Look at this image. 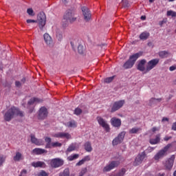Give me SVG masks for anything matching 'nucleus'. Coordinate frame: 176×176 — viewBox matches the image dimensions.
Returning a JSON list of instances; mask_svg holds the SVG:
<instances>
[{"mask_svg": "<svg viewBox=\"0 0 176 176\" xmlns=\"http://www.w3.org/2000/svg\"><path fill=\"white\" fill-rule=\"evenodd\" d=\"M15 116H20L23 118L24 116V113L20 111L15 107H12L10 108L4 114V120L6 122H10Z\"/></svg>", "mask_w": 176, "mask_h": 176, "instance_id": "f257e3e1", "label": "nucleus"}, {"mask_svg": "<svg viewBox=\"0 0 176 176\" xmlns=\"http://www.w3.org/2000/svg\"><path fill=\"white\" fill-rule=\"evenodd\" d=\"M76 19L77 18L75 16V12L72 10H68L63 16L62 25L63 27H67L69 23L72 24V23H75Z\"/></svg>", "mask_w": 176, "mask_h": 176, "instance_id": "f03ea898", "label": "nucleus"}, {"mask_svg": "<svg viewBox=\"0 0 176 176\" xmlns=\"http://www.w3.org/2000/svg\"><path fill=\"white\" fill-rule=\"evenodd\" d=\"M173 146L172 144H168L164 148L160 150L154 156V160H160V159H163L164 156L167 155V151Z\"/></svg>", "mask_w": 176, "mask_h": 176, "instance_id": "7ed1b4c3", "label": "nucleus"}, {"mask_svg": "<svg viewBox=\"0 0 176 176\" xmlns=\"http://www.w3.org/2000/svg\"><path fill=\"white\" fill-rule=\"evenodd\" d=\"M160 62V59H159V58H154V59L149 60L147 63V65L146 66L145 74H147V72L152 71V69H153V68H155L156 67V65H157V64H159Z\"/></svg>", "mask_w": 176, "mask_h": 176, "instance_id": "20e7f679", "label": "nucleus"}, {"mask_svg": "<svg viewBox=\"0 0 176 176\" xmlns=\"http://www.w3.org/2000/svg\"><path fill=\"white\" fill-rule=\"evenodd\" d=\"M37 20L38 21V27L40 30H43V27L46 25V14H45V12H41L38 13Z\"/></svg>", "mask_w": 176, "mask_h": 176, "instance_id": "39448f33", "label": "nucleus"}, {"mask_svg": "<svg viewBox=\"0 0 176 176\" xmlns=\"http://www.w3.org/2000/svg\"><path fill=\"white\" fill-rule=\"evenodd\" d=\"M120 164V161H111L104 167L102 171L103 173H108L111 171V170H113V168H116Z\"/></svg>", "mask_w": 176, "mask_h": 176, "instance_id": "423d86ee", "label": "nucleus"}, {"mask_svg": "<svg viewBox=\"0 0 176 176\" xmlns=\"http://www.w3.org/2000/svg\"><path fill=\"white\" fill-rule=\"evenodd\" d=\"M124 135H126L125 131L120 133L118 137L115 138L112 141L113 146H115L116 145H119V144H122L123 140H124Z\"/></svg>", "mask_w": 176, "mask_h": 176, "instance_id": "0eeeda50", "label": "nucleus"}, {"mask_svg": "<svg viewBox=\"0 0 176 176\" xmlns=\"http://www.w3.org/2000/svg\"><path fill=\"white\" fill-rule=\"evenodd\" d=\"M144 159H146V153H145V151H143L135 157L133 162V166H140V164H141V163L144 162Z\"/></svg>", "mask_w": 176, "mask_h": 176, "instance_id": "6e6552de", "label": "nucleus"}, {"mask_svg": "<svg viewBox=\"0 0 176 176\" xmlns=\"http://www.w3.org/2000/svg\"><path fill=\"white\" fill-rule=\"evenodd\" d=\"M64 164V160L60 158H54L51 160L50 166L53 168H58V167H61Z\"/></svg>", "mask_w": 176, "mask_h": 176, "instance_id": "1a4fd4ad", "label": "nucleus"}, {"mask_svg": "<svg viewBox=\"0 0 176 176\" xmlns=\"http://www.w3.org/2000/svg\"><path fill=\"white\" fill-rule=\"evenodd\" d=\"M81 10L82 12L85 21H90L91 19V12H90V10H89L87 7H82Z\"/></svg>", "mask_w": 176, "mask_h": 176, "instance_id": "9d476101", "label": "nucleus"}, {"mask_svg": "<svg viewBox=\"0 0 176 176\" xmlns=\"http://www.w3.org/2000/svg\"><path fill=\"white\" fill-rule=\"evenodd\" d=\"M96 119H97L98 122L99 123L100 126L103 127V129H104L105 131L109 133L110 128H109V124H108L107 121L105 120H104V118H102V117H97Z\"/></svg>", "mask_w": 176, "mask_h": 176, "instance_id": "9b49d317", "label": "nucleus"}, {"mask_svg": "<svg viewBox=\"0 0 176 176\" xmlns=\"http://www.w3.org/2000/svg\"><path fill=\"white\" fill-rule=\"evenodd\" d=\"M48 113L49 112L47 111V109L45 107H42L38 111V118L41 120H43V119H46V118H47Z\"/></svg>", "mask_w": 176, "mask_h": 176, "instance_id": "f8f14e48", "label": "nucleus"}, {"mask_svg": "<svg viewBox=\"0 0 176 176\" xmlns=\"http://www.w3.org/2000/svg\"><path fill=\"white\" fill-rule=\"evenodd\" d=\"M124 105V100L116 101L113 104V106L111 109V112H116L118 109H120Z\"/></svg>", "mask_w": 176, "mask_h": 176, "instance_id": "ddd939ff", "label": "nucleus"}, {"mask_svg": "<svg viewBox=\"0 0 176 176\" xmlns=\"http://www.w3.org/2000/svg\"><path fill=\"white\" fill-rule=\"evenodd\" d=\"M174 160H175V155H171V157L166 161L164 163V167L166 170H171L174 166Z\"/></svg>", "mask_w": 176, "mask_h": 176, "instance_id": "4468645a", "label": "nucleus"}, {"mask_svg": "<svg viewBox=\"0 0 176 176\" xmlns=\"http://www.w3.org/2000/svg\"><path fill=\"white\" fill-rule=\"evenodd\" d=\"M52 137H54L55 138H67V140H71V138H72L71 134L65 132L54 133L52 135Z\"/></svg>", "mask_w": 176, "mask_h": 176, "instance_id": "2eb2a0df", "label": "nucleus"}, {"mask_svg": "<svg viewBox=\"0 0 176 176\" xmlns=\"http://www.w3.org/2000/svg\"><path fill=\"white\" fill-rule=\"evenodd\" d=\"M145 64H146V60L145 59H142L139 61L138 66H137V69L139 71H141V72H146V68H145Z\"/></svg>", "mask_w": 176, "mask_h": 176, "instance_id": "dca6fc26", "label": "nucleus"}, {"mask_svg": "<svg viewBox=\"0 0 176 176\" xmlns=\"http://www.w3.org/2000/svg\"><path fill=\"white\" fill-rule=\"evenodd\" d=\"M31 142L32 144H34L38 146H41V145H43V140L42 139H38L35 137V135L31 134L30 135Z\"/></svg>", "mask_w": 176, "mask_h": 176, "instance_id": "f3484780", "label": "nucleus"}, {"mask_svg": "<svg viewBox=\"0 0 176 176\" xmlns=\"http://www.w3.org/2000/svg\"><path fill=\"white\" fill-rule=\"evenodd\" d=\"M111 123L113 127H120L122 126V120L119 118H112L111 119Z\"/></svg>", "mask_w": 176, "mask_h": 176, "instance_id": "a211bd4d", "label": "nucleus"}, {"mask_svg": "<svg viewBox=\"0 0 176 176\" xmlns=\"http://www.w3.org/2000/svg\"><path fill=\"white\" fill-rule=\"evenodd\" d=\"M141 56H142V52H138L133 55L130 56L129 60H130V61L133 63V64H135V61H137V60H138V58H140V57H141Z\"/></svg>", "mask_w": 176, "mask_h": 176, "instance_id": "6ab92c4d", "label": "nucleus"}, {"mask_svg": "<svg viewBox=\"0 0 176 176\" xmlns=\"http://www.w3.org/2000/svg\"><path fill=\"white\" fill-rule=\"evenodd\" d=\"M33 155H43V153H47V151L43 148H36L32 150Z\"/></svg>", "mask_w": 176, "mask_h": 176, "instance_id": "aec40b11", "label": "nucleus"}, {"mask_svg": "<svg viewBox=\"0 0 176 176\" xmlns=\"http://www.w3.org/2000/svg\"><path fill=\"white\" fill-rule=\"evenodd\" d=\"M65 126L67 127H69V128H73V129H75L76 127H78V123L76 122V121L74 120H72L69 122H67L66 124H65Z\"/></svg>", "mask_w": 176, "mask_h": 176, "instance_id": "412c9836", "label": "nucleus"}, {"mask_svg": "<svg viewBox=\"0 0 176 176\" xmlns=\"http://www.w3.org/2000/svg\"><path fill=\"white\" fill-rule=\"evenodd\" d=\"M163 101V98H151L149 100V102H148V105H150V107H152V105H155V104H157V102H160Z\"/></svg>", "mask_w": 176, "mask_h": 176, "instance_id": "4be33fe9", "label": "nucleus"}, {"mask_svg": "<svg viewBox=\"0 0 176 176\" xmlns=\"http://www.w3.org/2000/svg\"><path fill=\"white\" fill-rule=\"evenodd\" d=\"M149 142L151 145H156V144H159V142H160V134L156 135L155 139H150Z\"/></svg>", "mask_w": 176, "mask_h": 176, "instance_id": "5701e85b", "label": "nucleus"}, {"mask_svg": "<svg viewBox=\"0 0 176 176\" xmlns=\"http://www.w3.org/2000/svg\"><path fill=\"white\" fill-rule=\"evenodd\" d=\"M23 154L20 152H16L13 157L14 162H20V160H23Z\"/></svg>", "mask_w": 176, "mask_h": 176, "instance_id": "b1692460", "label": "nucleus"}, {"mask_svg": "<svg viewBox=\"0 0 176 176\" xmlns=\"http://www.w3.org/2000/svg\"><path fill=\"white\" fill-rule=\"evenodd\" d=\"M43 38L47 45H52V37L50 36V35H49V34L47 33L44 34Z\"/></svg>", "mask_w": 176, "mask_h": 176, "instance_id": "393cba45", "label": "nucleus"}, {"mask_svg": "<svg viewBox=\"0 0 176 176\" xmlns=\"http://www.w3.org/2000/svg\"><path fill=\"white\" fill-rule=\"evenodd\" d=\"M45 141L46 142V145H45L46 149H52V138L49 137H45Z\"/></svg>", "mask_w": 176, "mask_h": 176, "instance_id": "a878e982", "label": "nucleus"}, {"mask_svg": "<svg viewBox=\"0 0 176 176\" xmlns=\"http://www.w3.org/2000/svg\"><path fill=\"white\" fill-rule=\"evenodd\" d=\"M134 65L133 62L132 63L129 59L124 64L123 67L125 69L133 68Z\"/></svg>", "mask_w": 176, "mask_h": 176, "instance_id": "bb28decb", "label": "nucleus"}, {"mask_svg": "<svg viewBox=\"0 0 176 176\" xmlns=\"http://www.w3.org/2000/svg\"><path fill=\"white\" fill-rule=\"evenodd\" d=\"M90 160V156L87 155L84 158H82L81 160H80L76 166H82V164H85V162H89Z\"/></svg>", "mask_w": 176, "mask_h": 176, "instance_id": "cd10ccee", "label": "nucleus"}, {"mask_svg": "<svg viewBox=\"0 0 176 176\" xmlns=\"http://www.w3.org/2000/svg\"><path fill=\"white\" fill-rule=\"evenodd\" d=\"M32 166L33 167H36V168L45 167V162H41V161H38V162H34L32 163Z\"/></svg>", "mask_w": 176, "mask_h": 176, "instance_id": "c85d7f7f", "label": "nucleus"}, {"mask_svg": "<svg viewBox=\"0 0 176 176\" xmlns=\"http://www.w3.org/2000/svg\"><path fill=\"white\" fill-rule=\"evenodd\" d=\"M34 102H42V100H41L39 98H31L28 102V105L31 106V105H34Z\"/></svg>", "mask_w": 176, "mask_h": 176, "instance_id": "c756f323", "label": "nucleus"}, {"mask_svg": "<svg viewBox=\"0 0 176 176\" xmlns=\"http://www.w3.org/2000/svg\"><path fill=\"white\" fill-rule=\"evenodd\" d=\"M84 147L87 152H91L93 151V148L91 147V143H90L89 142H87L84 144Z\"/></svg>", "mask_w": 176, "mask_h": 176, "instance_id": "7c9ffc66", "label": "nucleus"}, {"mask_svg": "<svg viewBox=\"0 0 176 176\" xmlns=\"http://www.w3.org/2000/svg\"><path fill=\"white\" fill-rule=\"evenodd\" d=\"M158 55L161 58H167L168 57V52L167 51H161L158 53Z\"/></svg>", "mask_w": 176, "mask_h": 176, "instance_id": "2f4dec72", "label": "nucleus"}, {"mask_svg": "<svg viewBox=\"0 0 176 176\" xmlns=\"http://www.w3.org/2000/svg\"><path fill=\"white\" fill-rule=\"evenodd\" d=\"M140 38L142 41H146V39H148V38H149V33L148 32H142L140 35Z\"/></svg>", "mask_w": 176, "mask_h": 176, "instance_id": "473e14b6", "label": "nucleus"}, {"mask_svg": "<svg viewBox=\"0 0 176 176\" xmlns=\"http://www.w3.org/2000/svg\"><path fill=\"white\" fill-rule=\"evenodd\" d=\"M62 146H63V144H61L60 142H52V144H51V148H61Z\"/></svg>", "mask_w": 176, "mask_h": 176, "instance_id": "72a5a7b5", "label": "nucleus"}, {"mask_svg": "<svg viewBox=\"0 0 176 176\" xmlns=\"http://www.w3.org/2000/svg\"><path fill=\"white\" fill-rule=\"evenodd\" d=\"M76 149V144H72L67 149V152H72Z\"/></svg>", "mask_w": 176, "mask_h": 176, "instance_id": "f704fd0d", "label": "nucleus"}, {"mask_svg": "<svg viewBox=\"0 0 176 176\" xmlns=\"http://www.w3.org/2000/svg\"><path fill=\"white\" fill-rule=\"evenodd\" d=\"M140 130H141L140 128H132L131 129L129 130V134H138Z\"/></svg>", "mask_w": 176, "mask_h": 176, "instance_id": "c9c22d12", "label": "nucleus"}, {"mask_svg": "<svg viewBox=\"0 0 176 176\" xmlns=\"http://www.w3.org/2000/svg\"><path fill=\"white\" fill-rule=\"evenodd\" d=\"M79 157V154H74L68 157V160L70 162H72V160H76Z\"/></svg>", "mask_w": 176, "mask_h": 176, "instance_id": "e433bc0d", "label": "nucleus"}, {"mask_svg": "<svg viewBox=\"0 0 176 176\" xmlns=\"http://www.w3.org/2000/svg\"><path fill=\"white\" fill-rule=\"evenodd\" d=\"M124 174H126V168H122L119 173L117 174L114 175L116 176H124Z\"/></svg>", "mask_w": 176, "mask_h": 176, "instance_id": "4c0bfd02", "label": "nucleus"}, {"mask_svg": "<svg viewBox=\"0 0 176 176\" xmlns=\"http://www.w3.org/2000/svg\"><path fill=\"white\" fill-rule=\"evenodd\" d=\"M85 47H83V45H79L78 47V52L80 54H83V53H85Z\"/></svg>", "mask_w": 176, "mask_h": 176, "instance_id": "58836bf2", "label": "nucleus"}, {"mask_svg": "<svg viewBox=\"0 0 176 176\" xmlns=\"http://www.w3.org/2000/svg\"><path fill=\"white\" fill-rule=\"evenodd\" d=\"M82 109L79 107H77L75 109L74 113V115L79 116V115H80L82 113Z\"/></svg>", "mask_w": 176, "mask_h": 176, "instance_id": "ea45409f", "label": "nucleus"}, {"mask_svg": "<svg viewBox=\"0 0 176 176\" xmlns=\"http://www.w3.org/2000/svg\"><path fill=\"white\" fill-rule=\"evenodd\" d=\"M59 176H69V170L65 169L63 173H59Z\"/></svg>", "mask_w": 176, "mask_h": 176, "instance_id": "a19ab883", "label": "nucleus"}, {"mask_svg": "<svg viewBox=\"0 0 176 176\" xmlns=\"http://www.w3.org/2000/svg\"><path fill=\"white\" fill-rule=\"evenodd\" d=\"M113 79H115V76L106 78L104 80V83H111V82H112V80H113Z\"/></svg>", "mask_w": 176, "mask_h": 176, "instance_id": "79ce46f5", "label": "nucleus"}, {"mask_svg": "<svg viewBox=\"0 0 176 176\" xmlns=\"http://www.w3.org/2000/svg\"><path fill=\"white\" fill-rule=\"evenodd\" d=\"M167 16H171V17H176V12L173 10H168L166 13Z\"/></svg>", "mask_w": 176, "mask_h": 176, "instance_id": "37998d69", "label": "nucleus"}, {"mask_svg": "<svg viewBox=\"0 0 176 176\" xmlns=\"http://www.w3.org/2000/svg\"><path fill=\"white\" fill-rule=\"evenodd\" d=\"M5 160H6V157L4 155H0V167L5 163Z\"/></svg>", "mask_w": 176, "mask_h": 176, "instance_id": "c03bdc74", "label": "nucleus"}, {"mask_svg": "<svg viewBox=\"0 0 176 176\" xmlns=\"http://www.w3.org/2000/svg\"><path fill=\"white\" fill-rule=\"evenodd\" d=\"M27 13L29 14V16H35V14L34 13V10H32V8H28L27 10Z\"/></svg>", "mask_w": 176, "mask_h": 176, "instance_id": "a18cd8bd", "label": "nucleus"}, {"mask_svg": "<svg viewBox=\"0 0 176 176\" xmlns=\"http://www.w3.org/2000/svg\"><path fill=\"white\" fill-rule=\"evenodd\" d=\"M122 5H123L124 8H129V6H130V3H129V1H127V0H123Z\"/></svg>", "mask_w": 176, "mask_h": 176, "instance_id": "49530a36", "label": "nucleus"}, {"mask_svg": "<svg viewBox=\"0 0 176 176\" xmlns=\"http://www.w3.org/2000/svg\"><path fill=\"white\" fill-rule=\"evenodd\" d=\"M153 151H155V148H154V147L149 146V147H148V148L146 150V152H147V153H151V152H153Z\"/></svg>", "mask_w": 176, "mask_h": 176, "instance_id": "de8ad7c7", "label": "nucleus"}, {"mask_svg": "<svg viewBox=\"0 0 176 176\" xmlns=\"http://www.w3.org/2000/svg\"><path fill=\"white\" fill-rule=\"evenodd\" d=\"M19 176H27V170L25 169L22 170Z\"/></svg>", "mask_w": 176, "mask_h": 176, "instance_id": "09e8293b", "label": "nucleus"}, {"mask_svg": "<svg viewBox=\"0 0 176 176\" xmlns=\"http://www.w3.org/2000/svg\"><path fill=\"white\" fill-rule=\"evenodd\" d=\"M40 176H49V174H47L45 170H42L40 173Z\"/></svg>", "mask_w": 176, "mask_h": 176, "instance_id": "8fccbe9b", "label": "nucleus"}, {"mask_svg": "<svg viewBox=\"0 0 176 176\" xmlns=\"http://www.w3.org/2000/svg\"><path fill=\"white\" fill-rule=\"evenodd\" d=\"M26 22L28 23V24H30L31 23H36L37 21L36 20H34V19H28L26 21Z\"/></svg>", "mask_w": 176, "mask_h": 176, "instance_id": "3c124183", "label": "nucleus"}, {"mask_svg": "<svg viewBox=\"0 0 176 176\" xmlns=\"http://www.w3.org/2000/svg\"><path fill=\"white\" fill-rule=\"evenodd\" d=\"M171 130H173V131H176V122L173 124Z\"/></svg>", "mask_w": 176, "mask_h": 176, "instance_id": "603ef678", "label": "nucleus"}, {"mask_svg": "<svg viewBox=\"0 0 176 176\" xmlns=\"http://www.w3.org/2000/svg\"><path fill=\"white\" fill-rule=\"evenodd\" d=\"M171 138H173L171 136H165L164 138V141H169V140H171Z\"/></svg>", "mask_w": 176, "mask_h": 176, "instance_id": "864d4df0", "label": "nucleus"}, {"mask_svg": "<svg viewBox=\"0 0 176 176\" xmlns=\"http://www.w3.org/2000/svg\"><path fill=\"white\" fill-rule=\"evenodd\" d=\"M15 85L16 87H20L21 86V82H20V81H16Z\"/></svg>", "mask_w": 176, "mask_h": 176, "instance_id": "5fc2aeb1", "label": "nucleus"}, {"mask_svg": "<svg viewBox=\"0 0 176 176\" xmlns=\"http://www.w3.org/2000/svg\"><path fill=\"white\" fill-rule=\"evenodd\" d=\"M166 175V173H157L156 174L155 176H165Z\"/></svg>", "mask_w": 176, "mask_h": 176, "instance_id": "6e6d98bb", "label": "nucleus"}, {"mask_svg": "<svg viewBox=\"0 0 176 176\" xmlns=\"http://www.w3.org/2000/svg\"><path fill=\"white\" fill-rule=\"evenodd\" d=\"M169 69H170V71H175L176 67H175V66H171V67H170Z\"/></svg>", "mask_w": 176, "mask_h": 176, "instance_id": "4d7b16f0", "label": "nucleus"}, {"mask_svg": "<svg viewBox=\"0 0 176 176\" xmlns=\"http://www.w3.org/2000/svg\"><path fill=\"white\" fill-rule=\"evenodd\" d=\"M162 122H168V118L164 117V118H162Z\"/></svg>", "mask_w": 176, "mask_h": 176, "instance_id": "13d9d810", "label": "nucleus"}, {"mask_svg": "<svg viewBox=\"0 0 176 176\" xmlns=\"http://www.w3.org/2000/svg\"><path fill=\"white\" fill-rule=\"evenodd\" d=\"M152 131H153V133H155V131H157V127H153V129H152Z\"/></svg>", "mask_w": 176, "mask_h": 176, "instance_id": "bf43d9fd", "label": "nucleus"}, {"mask_svg": "<svg viewBox=\"0 0 176 176\" xmlns=\"http://www.w3.org/2000/svg\"><path fill=\"white\" fill-rule=\"evenodd\" d=\"M30 113H32V112H34V107H32L30 111H29Z\"/></svg>", "mask_w": 176, "mask_h": 176, "instance_id": "052dcab7", "label": "nucleus"}, {"mask_svg": "<svg viewBox=\"0 0 176 176\" xmlns=\"http://www.w3.org/2000/svg\"><path fill=\"white\" fill-rule=\"evenodd\" d=\"M83 175H85V172L81 171V172L80 173V174H79V176H83Z\"/></svg>", "mask_w": 176, "mask_h": 176, "instance_id": "680f3d73", "label": "nucleus"}, {"mask_svg": "<svg viewBox=\"0 0 176 176\" xmlns=\"http://www.w3.org/2000/svg\"><path fill=\"white\" fill-rule=\"evenodd\" d=\"M146 19V16H141V20H145Z\"/></svg>", "mask_w": 176, "mask_h": 176, "instance_id": "e2e57ef3", "label": "nucleus"}, {"mask_svg": "<svg viewBox=\"0 0 176 176\" xmlns=\"http://www.w3.org/2000/svg\"><path fill=\"white\" fill-rule=\"evenodd\" d=\"M21 82L23 83H25V78H22Z\"/></svg>", "mask_w": 176, "mask_h": 176, "instance_id": "0e129e2a", "label": "nucleus"}, {"mask_svg": "<svg viewBox=\"0 0 176 176\" xmlns=\"http://www.w3.org/2000/svg\"><path fill=\"white\" fill-rule=\"evenodd\" d=\"M155 1V0H149V2L151 3H152L153 2H154Z\"/></svg>", "mask_w": 176, "mask_h": 176, "instance_id": "69168bd1", "label": "nucleus"}, {"mask_svg": "<svg viewBox=\"0 0 176 176\" xmlns=\"http://www.w3.org/2000/svg\"><path fill=\"white\" fill-rule=\"evenodd\" d=\"M173 83L176 85V79L173 80Z\"/></svg>", "mask_w": 176, "mask_h": 176, "instance_id": "338daca9", "label": "nucleus"}, {"mask_svg": "<svg viewBox=\"0 0 176 176\" xmlns=\"http://www.w3.org/2000/svg\"><path fill=\"white\" fill-rule=\"evenodd\" d=\"M175 0H169V2H174Z\"/></svg>", "mask_w": 176, "mask_h": 176, "instance_id": "774afa93", "label": "nucleus"}]
</instances>
